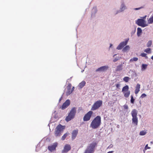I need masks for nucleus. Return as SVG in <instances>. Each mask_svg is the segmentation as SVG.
<instances>
[{
  "label": "nucleus",
  "mask_w": 153,
  "mask_h": 153,
  "mask_svg": "<svg viewBox=\"0 0 153 153\" xmlns=\"http://www.w3.org/2000/svg\"><path fill=\"white\" fill-rule=\"evenodd\" d=\"M147 65L145 64H143L142 65V71L145 70L147 67Z\"/></svg>",
  "instance_id": "22"
},
{
  "label": "nucleus",
  "mask_w": 153,
  "mask_h": 153,
  "mask_svg": "<svg viewBox=\"0 0 153 153\" xmlns=\"http://www.w3.org/2000/svg\"><path fill=\"white\" fill-rule=\"evenodd\" d=\"M61 100V98H60L59 100V101H60Z\"/></svg>",
  "instance_id": "47"
},
{
  "label": "nucleus",
  "mask_w": 153,
  "mask_h": 153,
  "mask_svg": "<svg viewBox=\"0 0 153 153\" xmlns=\"http://www.w3.org/2000/svg\"><path fill=\"white\" fill-rule=\"evenodd\" d=\"M142 8V7H139V8H135L134 9V10H139V9H140L141 8Z\"/></svg>",
  "instance_id": "39"
},
{
  "label": "nucleus",
  "mask_w": 153,
  "mask_h": 153,
  "mask_svg": "<svg viewBox=\"0 0 153 153\" xmlns=\"http://www.w3.org/2000/svg\"><path fill=\"white\" fill-rule=\"evenodd\" d=\"M151 59L153 60V55L151 57Z\"/></svg>",
  "instance_id": "43"
},
{
  "label": "nucleus",
  "mask_w": 153,
  "mask_h": 153,
  "mask_svg": "<svg viewBox=\"0 0 153 153\" xmlns=\"http://www.w3.org/2000/svg\"><path fill=\"white\" fill-rule=\"evenodd\" d=\"M93 114V112L92 111H90L85 114L83 118V120L84 121H89Z\"/></svg>",
  "instance_id": "7"
},
{
  "label": "nucleus",
  "mask_w": 153,
  "mask_h": 153,
  "mask_svg": "<svg viewBox=\"0 0 153 153\" xmlns=\"http://www.w3.org/2000/svg\"><path fill=\"white\" fill-rule=\"evenodd\" d=\"M113 146V145L112 144H110L107 148V149H111L112 148Z\"/></svg>",
  "instance_id": "37"
},
{
  "label": "nucleus",
  "mask_w": 153,
  "mask_h": 153,
  "mask_svg": "<svg viewBox=\"0 0 153 153\" xmlns=\"http://www.w3.org/2000/svg\"><path fill=\"white\" fill-rule=\"evenodd\" d=\"M118 60V59H117V58H115L114 60H113V62H116Z\"/></svg>",
  "instance_id": "40"
},
{
  "label": "nucleus",
  "mask_w": 153,
  "mask_h": 153,
  "mask_svg": "<svg viewBox=\"0 0 153 153\" xmlns=\"http://www.w3.org/2000/svg\"><path fill=\"white\" fill-rule=\"evenodd\" d=\"M124 96L125 97H128L130 94V92L129 91H125V92H123Z\"/></svg>",
  "instance_id": "20"
},
{
  "label": "nucleus",
  "mask_w": 153,
  "mask_h": 153,
  "mask_svg": "<svg viewBox=\"0 0 153 153\" xmlns=\"http://www.w3.org/2000/svg\"><path fill=\"white\" fill-rule=\"evenodd\" d=\"M101 124V117L100 116H97L92 121L90 124V127L93 129H97L100 127Z\"/></svg>",
  "instance_id": "1"
},
{
  "label": "nucleus",
  "mask_w": 153,
  "mask_h": 153,
  "mask_svg": "<svg viewBox=\"0 0 153 153\" xmlns=\"http://www.w3.org/2000/svg\"><path fill=\"white\" fill-rule=\"evenodd\" d=\"M75 88L74 87H73L72 88L71 90L72 91V92L74 91Z\"/></svg>",
  "instance_id": "41"
},
{
  "label": "nucleus",
  "mask_w": 153,
  "mask_h": 153,
  "mask_svg": "<svg viewBox=\"0 0 153 153\" xmlns=\"http://www.w3.org/2000/svg\"><path fill=\"white\" fill-rule=\"evenodd\" d=\"M148 22L149 24H152L153 23V16L148 19Z\"/></svg>",
  "instance_id": "25"
},
{
  "label": "nucleus",
  "mask_w": 153,
  "mask_h": 153,
  "mask_svg": "<svg viewBox=\"0 0 153 153\" xmlns=\"http://www.w3.org/2000/svg\"><path fill=\"white\" fill-rule=\"evenodd\" d=\"M131 102L132 104H133L134 102V99L133 98V96L131 95Z\"/></svg>",
  "instance_id": "33"
},
{
  "label": "nucleus",
  "mask_w": 153,
  "mask_h": 153,
  "mask_svg": "<svg viewBox=\"0 0 153 153\" xmlns=\"http://www.w3.org/2000/svg\"><path fill=\"white\" fill-rule=\"evenodd\" d=\"M86 82L85 81H83L81 82H80L78 85V86L80 88H81L84 87L85 85Z\"/></svg>",
  "instance_id": "19"
},
{
  "label": "nucleus",
  "mask_w": 153,
  "mask_h": 153,
  "mask_svg": "<svg viewBox=\"0 0 153 153\" xmlns=\"http://www.w3.org/2000/svg\"><path fill=\"white\" fill-rule=\"evenodd\" d=\"M124 110L128 109V106L127 105H125L123 106Z\"/></svg>",
  "instance_id": "34"
},
{
  "label": "nucleus",
  "mask_w": 153,
  "mask_h": 153,
  "mask_svg": "<svg viewBox=\"0 0 153 153\" xmlns=\"http://www.w3.org/2000/svg\"><path fill=\"white\" fill-rule=\"evenodd\" d=\"M116 86L117 88H119L120 85L119 84H117L116 85Z\"/></svg>",
  "instance_id": "38"
},
{
  "label": "nucleus",
  "mask_w": 153,
  "mask_h": 153,
  "mask_svg": "<svg viewBox=\"0 0 153 153\" xmlns=\"http://www.w3.org/2000/svg\"><path fill=\"white\" fill-rule=\"evenodd\" d=\"M78 133V129L74 130L72 133L71 138L72 140H74L76 137Z\"/></svg>",
  "instance_id": "12"
},
{
  "label": "nucleus",
  "mask_w": 153,
  "mask_h": 153,
  "mask_svg": "<svg viewBox=\"0 0 153 153\" xmlns=\"http://www.w3.org/2000/svg\"><path fill=\"white\" fill-rule=\"evenodd\" d=\"M102 104V100H98L96 101L93 105L91 108V111H94L98 109Z\"/></svg>",
  "instance_id": "5"
},
{
  "label": "nucleus",
  "mask_w": 153,
  "mask_h": 153,
  "mask_svg": "<svg viewBox=\"0 0 153 153\" xmlns=\"http://www.w3.org/2000/svg\"><path fill=\"white\" fill-rule=\"evenodd\" d=\"M136 23L138 26L144 27L148 26L145 20L143 19H138L136 22Z\"/></svg>",
  "instance_id": "6"
},
{
  "label": "nucleus",
  "mask_w": 153,
  "mask_h": 153,
  "mask_svg": "<svg viewBox=\"0 0 153 153\" xmlns=\"http://www.w3.org/2000/svg\"><path fill=\"white\" fill-rule=\"evenodd\" d=\"M144 52L148 53H151V49L149 48H146Z\"/></svg>",
  "instance_id": "27"
},
{
  "label": "nucleus",
  "mask_w": 153,
  "mask_h": 153,
  "mask_svg": "<svg viewBox=\"0 0 153 153\" xmlns=\"http://www.w3.org/2000/svg\"><path fill=\"white\" fill-rule=\"evenodd\" d=\"M130 79L129 78L128 76H125L123 78V80L126 82H127Z\"/></svg>",
  "instance_id": "28"
},
{
  "label": "nucleus",
  "mask_w": 153,
  "mask_h": 153,
  "mask_svg": "<svg viewBox=\"0 0 153 153\" xmlns=\"http://www.w3.org/2000/svg\"><path fill=\"white\" fill-rule=\"evenodd\" d=\"M70 100H67L63 103L60 108L62 110H64L70 105Z\"/></svg>",
  "instance_id": "9"
},
{
  "label": "nucleus",
  "mask_w": 153,
  "mask_h": 153,
  "mask_svg": "<svg viewBox=\"0 0 153 153\" xmlns=\"http://www.w3.org/2000/svg\"><path fill=\"white\" fill-rule=\"evenodd\" d=\"M138 58H137V57H134L133 58L131 59L130 60V62H133L134 61H137L138 60Z\"/></svg>",
  "instance_id": "32"
},
{
  "label": "nucleus",
  "mask_w": 153,
  "mask_h": 153,
  "mask_svg": "<svg viewBox=\"0 0 153 153\" xmlns=\"http://www.w3.org/2000/svg\"><path fill=\"white\" fill-rule=\"evenodd\" d=\"M65 128V126L59 124L56 127L55 131V135L56 137H59L61 135V133Z\"/></svg>",
  "instance_id": "3"
},
{
  "label": "nucleus",
  "mask_w": 153,
  "mask_h": 153,
  "mask_svg": "<svg viewBox=\"0 0 153 153\" xmlns=\"http://www.w3.org/2000/svg\"><path fill=\"white\" fill-rule=\"evenodd\" d=\"M93 150L89 148H88L85 150L84 153H92Z\"/></svg>",
  "instance_id": "23"
},
{
  "label": "nucleus",
  "mask_w": 153,
  "mask_h": 153,
  "mask_svg": "<svg viewBox=\"0 0 153 153\" xmlns=\"http://www.w3.org/2000/svg\"><path fill=\"white\" fill-rule=\"evenodd\" d=\"M140 85L138 83L137 84L135 87V93L136 94H137L140 91Z\"/></svg>",
  "instance_id": "15"
},
{
  "label": "nucleus",
  "mask_w": 153,
  "mask_h": 153,
  "mask_svg": "<svg viewBox=\"0 0 153 153\" xmlns=\"http://www.w3.org/2000/svg\"><path fill=\"white\" fill-rule=\"evenodd\" d=\"M147 54L144 53H141L140 54V56L143 57H145L146 59H147L148 58V57L146 56Z\"/></svg>",
  "instance_id": "31"
},
{
  "label": "nucleus",
  "mask_w": 153,
  "mask_h": 153,
  "mask_svg": "<svg viewBox=\"0 0 153 153\" xmlns=\"http://www.w3.org/2000/svg\"><path fill=\"white\" fill-rule=\"evenodd\" d=\"M137 112L136 110L133 109L131 112V114L132 117V123L137 126L138 123V118L137 117Z\"/></svg>",
  "instance_id": "4"
},
{
  "label": "nucleus",
  "mask_w": 153,
  "mask_h": 153,
  "mask_svg": "<svg viewBox=\"0 0 153 153\" xmlns=\"http://www.w3.org/2000/svg\"><path fill=\"white\" fill-rule=\"evenodd\" d=\"M146 150H145V149L143 150V151L144 153H145V151Z\"/></svg>",
  "instance_id": "44"
},
{
  "label": "nucleus",
  "mask_w": 153,
  "mask_h": 153,
  "mask_svg": "<svg viewBox=\"0 0 153 153\" xmlns=\"http://www.w3.org/2000/svg\"><path fill=\"white\" fill-rule=\"evenodd\" d=\"M146 95L145 94H143L141 95L140 97H141L142 98H144V97H146Z\"/></svg>",
  "instance_id": "36"
},
{
  "label": "nucleus",
  "mask_w": 153,
  "mask_h": 153,
  "mask_svg": "<svg viewBox=\"0 0 153 153\" xmlns=\"http://www.w3.org/2000/svg\"><path fill=\"white\" fill-rule=\"evenodd\" d=\"M128 42V40H126L124 42H121L118 46L117 48V49L118 50H120L122 49L127 44Z\"/></svg>",
  "instance_id": "10"
},
{
  "label": "nucleus",
  "mask_w": 153,
  "mask_h": 153,
  "mask_svg": "<svg viewBox=\"0 0 153 153\" xmlns=\"http://www.w3.org/2000/svg\"><path fill=\"white\" fill-rule=\"evenodd\" d=\"M69 133H66L64 134L63 135L61 139L62 140H64L66 137L68 136V135Z\"/></svg>",
  "instance_id": "24"
},
{
  "label": "nucleus",
  "mask_w": 153,
  "mask_h": 153,
  "mask_svg": "<svg viewBox=\"0 0 153 153\" xmlns=\"http://www.w3.org/2000/svg\"><path fill=\"white\" fill-rule=\"evenodd\" d=\"M71 149V147L70 145L66 144L64 146L63 149L62 150V153H66L69 151Z\"/></svg>",
  "instance_id": "8"
},
{
  "label": "nucleus",
  "mask_w": 153,
  "mask_h": 153,
  "mask_svg": "<svg viewBox=\"0 0 153 153\" xmlns=\"http://www.w3.org/2000/svg\"><path fill=\"white\" fill-rule=\"evenodd\" d=\"M114 152L113 151H109L107 153H113Z\"/></svg>",
  "instance_id": "42"
},
{
  "label": "nucleus",
  "mask_w": 153,
  "mask_h": 153,
  "mask_svg": "<svg viewBox=\"0 0 153 153\" xmlns=\"http://www.w3.org/2000/svg\"><path fill=\"white\" fill-rule=\"evenodd\" d=\"M96 145V143H91L89 146L88 148H89L90 149L93 150V149L95 147Z\"/></svg>",
  "instance_id": "17"
},
{
  "label": "nucleus",
  "mask_w": 153,
  "mask_h": 153,
  "mask_svg": "<svg viewBox=\"0 0 153 153\" xmlns=\"http://www.w3.org/2000/svg\"><path fill=\"white\" fill-rule=\"evenodd\" d=\"M122 69L123 65L122 64H120L117 66L116 71H120L122 70Z\"/></svg>",
  "instance_id": "16"
},
{
  "label": "nucleus",
  "mask_w": 153,
  "mask_h": 153,
  "mask_svg": "<svg viewBox=\"0 0 153 153\" xmlns=\"http://www.w3.org/2000/svg\"><path fill=\"white\" fill-rule=\"evenodd\" d=\"M146 132L145 131H142L140 132V135H144L146 134Z\"/></svg>",
  "instance_id": "29"
},
{
  "label": "nucleus",
  "mask_w": 153,
  "mask_h": 153,
  "mask_svg": "<svg viewBox=\"0 0 153 153\" xmlns=\"http://www.w3.org/2000/svg\"><path fill=\"white\" fill-rule=\"evenodd\" d=\"M152 41L150 40L149 41L147 44V47H150L152 45Z\"/></svg>",
  "instance_id": "30"
},
{
  "label": "nucleus",
  "mask_w": 153,
  "mask_h": 153,
  "mask_svg": "<svg viewBox=\"0 0 153 153\" xmlns=\"http://www.w3.org/2000/svg\"><path fill=\"white\" fill-rule=\"evenodd\" d=\"M142 33V30L140 27H138L137 28V35L138 36H140Z\"/></svg>",
  "instance_id": "18"
},
{
  "label": "nucleus",
  "mask_w": 153,
  "mask_h": 153,
  "mask_svg": "<svg viewBox=\"0 0 153 153\" xmlns=\"http://www.w3.org/2000/svg\"><path fill=\"white\" fill-rule=\"evenodd\" d=\"M79 109L80 110H81L82 109V108H79Z\"/></svg>",
  "instance_id": "46"
},
{
  "label": "nucleus",
  "mask_w": 153,
  "mask_h": 153,
  "mask_svg": "<svg viewBox=\"0 0 153 153\" xmlns=\"http://www.w3.org/2000/svg\"><path fill=\"white\" fill-rule=\"evenodd\" d=\"M150 147L148 146V144H146L145 147V150H146L147 149H150Z\"/></svg>",
  "instance_id": "35"
},
{
  "label": "nucleus",
  "mask_w": 153,
  "mask_h": 153,
  "mask_svg": "<svg viewBox=\"0 0 153 153\" xmlns=\"http://www.w3.org/2000/svg\"><path fill=\"white\" fill-rule=\"evenodd\" d=\"M108 68V66H104L98 68L96 70V72L99 71H104L107 70Z\"/></svg>",
  "instance_id": "13"
},
{
  "label": "nucleus",
  "mask_w": 153,
  "mask_h": 153,
  "mask_svg": "<svg viewBox=\"0 0 153 153\" xmlns=\"http://www.w3.org/2000/svg\"><path fill=\"white\" fill-rule=\"evenodd\" d=\"M129 47L128 45L126 46L123 49V51L124 52H126L127 50H128L129 49Z\"/></svg>",
  "instance_id": "26"
},
{
  "label": "nucleus",
  "mask_w": 153,
  "mask_h": 153,
  "mask_svg": "<svg viewBox=\"0 0 153 153\" xmlns=\"http://www.w3.org/2000/svg\"><path fill=\"white\" fill-rule=\"evenodd\" d=\"M129 89V87L128 85H126L124 86L122 88V91L123 92H125L127 91H128Z\"/></svg>",
  "instance_id": "21"
},
{
  "label": "nucleus",
  "mask_w": 153,
  "mask_h": 153,
  "mask_svg": "<svg viewBox=\"0 0 153 153\" xmlns=\"http://www.w3.org/2000/svg\"><path fill=\"white\" fill-rule=\"evenodd\" d=\"M57 145V143H54L52 145L49 146L48 147V149L51 152H52L53 151L56 149V148Z\"/></svg>",
  "instance_id": "11"
},
{
  "label": "nucleus",
  "mask_w": 153,
  "mask_h": 153,
  "mask_svg": "<svg viewBox=\"0 0 153 153\" xmlns=\"http://www.w3.org/2000/svg\"><path fill=\"white\" fill-rule=\"evenodd\" d=\"M71 83H69L67 87V91L66 93L67 95H69L72 93V91L71 90Z\"/></svg>",
  "instance_id": "14"
},
{
  "label": "nucleus",
  "mask_w": 153,
  "mask_h": 153,
  "mask_svg": "<svg viewBox=\"0 0 153 153\" xmlns=\"http://www.w3.org/2000/svg\"><path fill=\"white\" fill-rule=\"evenodd\" d=\"M123 7H122V9H123V6H124V5H123V4H122V6H123Z\"/></svg>",
  "instance_id": "45"
},
{
  "label": "nucleus",
  "mask_w": 153,
  "mask_h": 153,
  "mask_svg": "<svg viewBox=\"0 0 153 153\" xmlns=\"http://www.w3.org/2000/svg\"><path fill=\"white\" fill-rule=\"evenodd\" d=\"M76 109L75 107H73L71 108L68 116L65 119V120L67 122L70 121L74 117L76 112Z\"/></svg>",
  "instance_id": "2"
}]
</instances>
